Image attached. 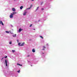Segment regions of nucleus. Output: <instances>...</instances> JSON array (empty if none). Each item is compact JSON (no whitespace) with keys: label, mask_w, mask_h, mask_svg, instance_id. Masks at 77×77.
<instances>
[{"label":"nucleus","mask_w":77,"mask_h":77,"mask_svg":"<svg viewBox=\"0 0 77 77\" xmlns=\"http://www.w3.org/2000/svg\"><path fill=\"white\" fill-rule=\"evenodd\" d=\"M24 44H25V42H23L22 43V44L20 45L21 43H19L18 45H19V46H24Z\"/></svg>","instance_id":"nucleus-1"},{"label":"nucleus","mask_w":77,"mask_h":77,"mask_svg":"<svg viewBox=\"0 0 77 77\" xmlns=\"http://www.w3.org/2000/svg\"><path fill=\"white\" fill-rule=\"evenodd\" d=\"M13 15H14V14L12 13L11 14V15H10V18H13Z\"/></svg>","instance_id":"nucleus-2"},{"label":"nucleus","mask_w":77,"mask_h":77,"mask_svg":"<svg viewBox=\"0 0 77 77\" xmlns=\"http://www.w3.org/2000/svg\"><path fill=\"white\" fill-rule=\"evenodd\" d=\"M12 11H13V12H15L16 10L15 8H12Z\"/></svg>","instance_id":"nucleus-3"},{"label":"nucleus","mask_w":77,"mask_h":77,"mask_svg":"<svg viewBox=\"0 0 77 77\" xmlns=\"http://www.w3.org/2000/svg\"><path fill=\"white\" fill-rule=\"evenodd\" d=\"M5 61L6 65V66H8V64H7V60H5Z\"/></svg>","instance_id":"nucleus-4"},{"label":"nucleus","mask_w":77,"mask_h":77,"mask_svg":"<svg viewBox=\"0 0 77 77\" xmlns=\"http://www.w3.org/2000/svg\"><path fill=\"white\" fill-rule=\"evenodd\" d=\"M32 51L33 53H35V49H33L32 50Z\"/></svg>","instance_id":"nucleus-5"},{"label":"nucleus","mask_w":77,"mask_h":77,"mask_svg":"<svg viewBox=\"0 0 77 77\" xmlns=\"http://www.w3.org/2000/svg\"><path fill=\"white\" fill-rule=\"evenodd\" d=\"M26 13H27V12H25L23 13V15H26Z\"/></svg>","instance_id":"nucleus-6"},{"label":"nucleus","mask_w":77,"mask_h":77,"mask_svg":"<svg viewBox=\"0 0 77 77\" xmlns=\"http://www.w3.org/2000/svg\"><path fill=\"white\" fill-rule=\"evenodd\" d=\"M22 30H23V29H19V32H20Z\"/></svg>","instance_id":"nucleus-7"},{"label":"nucleus","mask_w":77,"mask_h":77,"mask_svg":"<svg viewBox=\"0 0 77 77\" xmlns=\"http://www.w3.org/2000/svg\"><path fill=\"white\" fill-rule=\"evenodd\" d=\"M23 6H21L20 7V9H23Z\"/></svg>","instance_id":"nucleus-8"},{"label":"nucleus","mask_w":77,"mask_h":77,"mask_svg":"<svg viewBox=\"0 0 77 77\" xmlns=\"http://www.w3.org/2000/svg\"><path fill=\"white\" fill-rule=\"evenodd\" d=\"M12 14H13V15L14 14H17V12H13V13H12Z\"/></svg>","instance_id":"nucleus-9"},{"label":"nucleus","mask_w":77,"mask_h":77,"mask_svg":"<svg viewBox=\"0 0 77 77\" xmlns=\"http://www.w3.org/2000/svg\"><path fill=\"white\" fill-rule=\"evenodd\" d=\"M1 24H2V26H4V24H3V22H2V21H1Z\"/></svg>","instance_id":"nucleus-10"},{"label":"nucleus","mask_w":77,"mask_h":77,"mask_svg":"<svg viewBox=\"0 0 77 77\" xmlns=\"http://www.w3.org/2000/svg\"><path fill=\"white\" fill-rule=\"evenodd\" d=\"M12 51L13 53H14V52H15V50H12Z\"/></svg>","instance_id":"nucleus-11"},{"label":"nucleus","mask_w":77,"mask_h":77,"mask_svg":"<svg viewBox=\"0 0 77 77\" xmlns=\"http://www.w3.org/2000/svg\"><path fill=\"white\" fill-rule=\"evenodd\" d=\"M5 32L6 33H9V31H6Z\"/></svg>","instance_id":"nucleus-12"},{"label":"nucleus","mask_w":77,"mask_h":77,"mask_svg":"<svg viewBox=\"0 0 77 77\" xmlns=\"http://www.w3.org/2000/svg\"><path fill=\"white\" fill-rule=\"evenodd\" d=\"M16 34H15L14 35H13V37H15V36H16Z\"/></svg>","instance_id":"nucleus-13"},{"label":"nucleus","mask_w":77,"mask_h":77,"mask_svg":"<svg viewBox=\"0 0 77 77\" xmlns=\"http://www.w3.org/2000/svg\"><path fill=\"white\" fill-rule=\"evenodd\" d=\"M32 6H33V5H31V6H30V7L31 8H32Z\"/></svg>","instance_id":"nucleus-14"},{"label":"nucleus","mask_w":77,"mask_h":77,"mask_svg":"<svg viewBox=\"0 0 77 77\" xmlns=\"http://www.w3.org/2000/svg\"><path fill=\"white\" fill-rule=\"evenodd\" d=\"M40 38H42V39H43V37L41 36H40Z\"/></svg>","instance_id":"nucleus-15"},{"label":"nucleus","mask_w":77,"mask_h":77,"mask_svg":"<svg viewBox=\"0 0 77 77\" xmlns=\"http://www.w3.org/2000/svg\"><path fill=\"white\" fill-rule=\"evenodd\" d=\"M17 65H19V66H20V65H21V64H18V63H17Z\"/></svg>","instance_id":"nucleus-16"},{"label":"nucleus","mask_w":77,"mask_h":77,"mask_svg":"<svg viewBox=\"0 0 77 77\" xmlns=\"http://www.w3.org/2000/svg\"><path fill=\"white\" fill-rule=\"evenodd\" d=\"M17 72H18V73H19V72H20V70H19V71H17Z\"/></svg>","instance_id":"nucleus-17"},{"label":"nucleus","mask_w":77,"mask_h":77,"mask_svg":"<svg viewBox=\"0 0 77 77\" xmlns=\"http://www.w3.org/2000/svg\"><path fill=\"white\" fill-rule=\"evenodd\" d=\"M39 8V7H37V9H36V11H37L38 10V8Z\"/></svg>","instance_id":"nucleus-18"},{"label":"nucleus","mask_w":77,"mask_h":77,"mask_svg":"<svg viewBox=\"0 0 77 77\" xmlns=\"http://www.w3.org/2000/svg\"><path fill=\"white\" fill-rule=\"evenodd\" d=\"M43 48H45V47L44 46H43Z\"/></svg>","instance_id":"nucleus-19"},{"label":"nucleus","mask_w":77,"mask_h":77,"mask_svg":"<svg viewBox=\"0 0 77 77\" xmlns=\"http://www.w3.org/2000/svg\"><path fill=\"white\" fill-rule=\"evenodd\" d=\"M9 44H12V42H9Z\"/></svg>","instance_id":"nucleus-20"},{"label":"nucleus","mask_w":77,"mask_h":77,"mask_svg":"<svg viewBox=\"0 0 77 77\" xmlns=\"http://www.w3.org/2000/svg\"><path fill=\"white\" fill-rule=\"evenodd\" d=\"M3 58H4V57H3L2 59H1V60L2 61V60H3Z\"/></svg>","instance_id":"nucleus-21"},{"label":"nucleus","mask_w":77,"mask_h":77,"mask_svg":"<svg viewBox=\"0 0 77 77\" xmlns=\"http://www.w3.org/2000/svg\"><path fill=\"white\" fill-rule=\"evenodd\" d=\"M30 8H31L30 7V8H28L27 9H30Z\"/></svg>","instance_id":"nucleus-22"},{"label":"nucleus","mask_w":77,"mask_h":77,"mask_svg":"<svg viewBox=\"0 0 77 77\" xmlns=\"http://www.w3.org/2000/svg\"><path fill=\"white\" fill-rule=\"evenodd\" d=\"M32 26V24H31L30 25V26H29V27H31V26Z\"/></svg>","instance_id":"nucleus-23"},{"label":"nucleus","mask_w":77,"mask_h":77,"mask_svg":"<svg viewBox=\"0 0 77 77\" xmlns=\"http://www.w3.org/2000/svg\"><path fill=\"white\" fill-rule=\"evenodd\" d=\"M44 8H42V11H43V10H44Z\"/></svg>","instance_id":"nucleus-24"},{"label":"nucleus","mask_w":77,"mask_h":77,"mask_svg":"<svg viewBox=\"0 0 77 77\" xmlns=\"http://www.w3.org/2000/svg\"><path fill=\"white\" fill-rule=\"evenodd\" d=\"M7 56H6V57H5V58H7Z\"/></svg>","instance_id":"nucleus-25"},{"label":"nucleus","mask_w":77,"mask_h":77,"mask_svg":"<svg viewBox=\"0 0 77 77\" xmlns=\"http://www.w3.org/2000/svg\"><path fill=\"white\" fill-rule=\"evenodd\" d=\"M29 56H30V55H27V57H29Z\"/></svg>","instance_id":"nucleus-26"},{"label":"nucleus","mask_w":77,"mask_h":77,"mask_svg":"<svg viewBox=\"0 0 77 77\" xmlns=\"http://www.w3.org/2000/svg\"><path fill=\"white\" fill-rule=\"evenodd\" d=\"M17 42H18V40H17Z\"/></svg>","instance_id":"nucleus-27"},{"label":"nucleus","mask_w":77,"mask_h":77,"mask_svg":"<svg viewBox=\"0 0 77 77\" xmlns=\"http://www.w3.org/2000/svg\"><path fill=\"white\" fill-rule=\"evenodd\" d=\"M20 66H22V65H20Z\"/></svg>","instance_id":"nucleus-28"},{"label":"nucleus","mask_w":77,"mask_h":77,"mask_svg":"<svg viewBox=\"0 0 77 77\" xmlns=\"http://www.w3.org/2000/svg\"><path fill=\"white\" fill-rule=\"evenodd\" d=\"M42 50H45V49H44V48H43V49Z\"/></svg>","instance_id":"nucleus-29"},{"label":"nucleus","mask_w":77,"mask_h":77,"mask_svg":"<svg viewBox=\"0 0 77 77\" xmlns=\"http://www.w3.org/2000/svg\"><path fill=\"white\" fill-rule=\"evenodd\" d=\"M1 24V21H0V24Z\"/></svg>","instance_id":"nucleus-30"},{"label":"nucleus","mask_w":77,"mask_h":77,"mask_svg":"<svg viewBox=\"0 0 77 77\" xmlns=\"http://www.w3.org/2000/svg\"><path fill=\"white\" fill-rule=\"evenodd\" d=\"M32 0V1H34V0Z\"/></svg>","instance_id":"nucleus-31"},{"label":"nucleus","mask_w":77,"mask_h":77,"mask_svg":"<svg viewBox=\"0 0 77 77\" xmlns=\"http://www.w3.org/2000/svg\"><path fill=\"white\" fill-rule=\"evenodd\" d=\"M42 54H44V53H42Z\"/></svg>","instance_id":"nucleus-32"},{"label":"nucleus","mask_w":77,"mask_h":77,"mask_svg":"<svg viewBox=\"0 0 77 77\" xmlns=\"http://www.w3.org/2000/svg\"><path fill=\"white\" fill-rule=\"evenodd\" d=\"M31 66H32V65H31Z\"/></svg>","instance_id":"nucleus-33"},{"label":"nucleus","mask_w":77,"mask_h":77,"mask_svg":"<svg viewBox=\"0 0 77 77\" xmlns=\"http://www.w3.org/2000/svg\"><path fill=\"white\" fill-rule=\"evenodd\" d=\"M34 30H35V29H34Z\"/></svg>","instance_id":"nucleus-34"},{"label":"nucleus","mask_w":77,"mask_h":77,"mask_svg":"<svg viewBox=\"0 0 77 77\" xmlns=\"http://www.w3.org/2000/svg\"><path fill=\"white\" fill-rule=\"evenodd\" d=\"M41 5H42V4H41Z\"/></svg>","instance_id":"nucleus-35"}]
</instances>
